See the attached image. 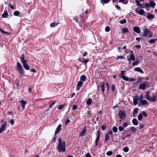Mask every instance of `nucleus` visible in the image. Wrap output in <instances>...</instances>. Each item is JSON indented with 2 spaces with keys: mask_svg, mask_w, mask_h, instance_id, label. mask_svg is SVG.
Wrapping results in <instances>:
<instances>
[{
  "mask_svg": "<svg viewBox=\"0 0 157 157\" xmlns=\"http://www.w3.org/2000/svg\"><path fill=\"white\" fill-rule=\"evenodd\" d=\"M59 143L57 146V149L59 152H65L66 151V143L64 141H63L60 138L58 139Z\"/></svg>",
  "mask_w": 157,
  "mask_h": 157,
  "instance_id": "nucleus-1",
  "label": "nucleus"
},
{
  "mask_svg": "<svg viewBox=\"0 0 157 157\" xmlns=\"http://www.w3.org/2000/svg\"><path fill=\"white\" fill-rule=\"evenodd\" d=\"M150 92L148 91L145 94V98L148 101H152V102H155L156 101V95L155 94H152V95L151 97H150Z\"/></svg>",
  "mask_w": 157,
  "mask_h": 157,
  "instance_id": "nucleus-2",
  "label": "nucleus"
},
{
  "mask_svg": "<svg viewBox=\"0 0 157 157\" xmlns=\"http://www.w3.org/2000/svg\"><path fill=\"white\" fill-rule=\"evenodd\" d=\"M20 59H21V62L22 63L23 66L25 69L27 70H29V67L27 63V60L25 59L24 55H22L20 57Z\"/></svg>",
  "mask_w": 157,
  "mask_h": 157,
  "instance_id": "nucleus-3",
  "label": "nucleus"
},
{
  "mask_svg": "<svg viewBox=\"0 0 157 157\" xmlns=\"http://www.w3.org/2000/svg\"><path fill=\"white\" fill-rule=\"evenodd\" d=\"M142 36L144 37L147 36L149 38H151L152 36L151 33L147 28H145L143 32Z\"/></svg>",
  "mask_w": 157,
  "mask_h": 157,
  "instance_id": "nucleus-4",
  "label": "nucleus"
},
{
  "mask_svg": "<svg viewBox=\"0 0 157 157\" xmlns=\"http://www.w3.org/2000/svg\"><path fill=\"white\" fill-rule=\"evenodd\" d=\"M16 68L19 71L21 75H23L25 74V71L23 68L21 64L18 62H17Z\"/></svg>",
  "mask_w": 157,
  "mask_h": 157,
  "instance_id": "nucleus-5",
  "label": "nucleus"
},
{
  "mask_svg": "<svg viewBox=\"0 0 157 157\" xmlns=\"http://www.w3.org/2000/svg\"><path fill=\"white\" fill-rule=\"evenodd\" d=\"M118 115L120 119L124 120L125 118L126 115L125 113L122 110H120L119 111Z\"/></svg>",
  "mask_w": 157,
  "mask_h": 157,
  "instance_id": "nucleus-6",
  "label": "nucleus"
},
{
  "mask_svg": "<svg viewBox=\"0 0 157 157\" xmlns=\"http://www.w3.org/2000/svg\"><path fill=\"white\" fill-rule=\"evenodd\" d=\"M138 8H137L135 10L136 13L141 15H144V13H145V12L144 11V10L143 9H140L138 10Z\"/></svg>",
  "mask_w": 157,
  "mask_h": 157,
  "instance_id": "nucleus-7",
  "label": "nucleus"
},
{
  "mask_svg": "<svg viewBox=\"0 0 157 157\" xmlns=\"http://www.w3.org/2000/svg\"><path fill=\"white\" fill-rule=\"evenodd\" d=\"M147 84H148V85H149V83L147 82H146L145 83L141 84L139 86V88L140 89L144 90L145 89Z\"/></svg>",
  "mask_w": 157,
  "mask_h": 157,
  "instance_id": "nucleus-8",
  "label": "nucleus"
},
{
  "mask_svg": "<svg viewBox=\"0 0 157 157\" xmlns=\"http://www.w3.org/2000/svg\"><path fill=\"white\" fill-rule=\"evenodd\" d=\"M97 137L95 140V145H96V146H97L98 145V144L99 140L100 139V132L99 131H97Z\"/></svg>",
  "mask_w": 157,
  "mask_h": 157,
  "instance_id": "nucleus-9",
  "label": "nucleus"
},
{
  "mask_svg": "<svg viewBox=\"0 0 157 157\" xmlns=\"http://www.w3.org/2000/svg\"><path fill=\"white\" fill-rule=\"evenodd\" d=\"M6 121H5L4 123L2 125L0 128V133H2L4 131L6 127Z\"/></svg>",
  "mask_w": 157,
  "mask_h": 157,
  "instance_id": "nucleus-10",
  "label": "nucleus"
},
{
  "mask_svg": "<svg viewBox=\"0 0 157 157\" xmlns=\"http://www.w3.org/2000/svg\"><path fill=\"white\" fill-rule=\"evenodd\" d=\"M83 83V82L82 81H79L77 84L76 90H78L82 87Z\"/></svg>",
  "mask_w": 157,
  "mask_h": 157,
  "instance_id": "nucleus-11",
  "label": "nucleus"
},
{
  "mask_svg": "<svg viewBox=\"0 0 157 157\" xmlns=\"http://www.w3.org/2000/svg\"><path fill=\"white\" fill-rule=\"evenodd\" d=\"M139 98V97L137 96H136L133 98V102L134 105H136L137 104Z\"/></svg>",
  "mask_w": 157,
  "mask_h": 157,
  "instance_id": "nucleus-12",
  "label": "nucleus"
},
{
  "mask_svg": "<svg viewBox=\"0 0 157 157\" xmlns=\"http://www.w3.org/2000/svg\"><path fill=\"white\" fill-rule=\"evenodd\" d=\"M133 30L134 31L138 34H139L140 32V30L139 27L135 26L133 27Z\"/></svg>",
  "mask_w": 157,
  "mask_h": 157,
  "instance_id": "nucleus-13",
  "label": "nucleus"
},
{
  "mask_svg": "<svg viewBox=\"0 0 157 157\" xmlns=\"http://www.w3.org/2000/svg\"><path fill=\"white\" fill-rule=\"evenodd\" d=\"M62 126V125L61 124H59V125L57 127L55 132V134H58L59 132L61 130V128Z\"/></svg>",
  "mask_w": 157,
  "mask_h": 157,
  "instance_id": "nucleus-14",
  "label": "nucleus"
},
{
  "mask_svg": "<svg viewBox=\"0 0 157 157\" xmlns=\"http://www.w3.org/2000/svg\"><path fill=\"white\" fill-rule=\"evenodd\" d=\"M14 15L15 16H19L21 17H23V15L20 14V12L18 11H16L14 12L13 13Z\"/></svg>",
  "mask_w": 157,
  "mask_h": 157,
  "instance_id": "nucleus-15",
  "label": "nucleus"
},
{
  "mask_svg": "<svg viewBox=\"0 0 157 157\" xmlns=\"http://www.w3.org/2000/svg\"><path fill=\"white\" fill-rule=\"evenodd\" d=\"M134 70L136 71L140 72L141 73L143 74L144 72L142 69L140 67H137L134 68Z\"/></svg>",
  "mask_w": 157,
  "mask_h": 157,
  "instance_id": "nucleus-16",
  "label": "nucleus"
},
{
  "mask_svg": "<svg viewBox=\"0 0 157 157\" xmlns=\"http://www.w3.org/2000/svg\"><path fill=\"white\" fill-rule=\"evenodd\" d=\"M20 102L21 104L22 107L23 108V109H24L25 108V105L27 104V102L23 100L21 101Z\"/></svg>",
  "mask_w": 157,
  "mask_h": 157,
  "instance_id": "nucleus-17",
  "label": "nucleus"
},
{
  "mask_svg": "<svg viewBox=\"0 0 157 157\" xmlns=\"http://www.w3.org/2000/svg\"><path fill=\"white\" fill-rule=\"evenodd\" d=\"M149 3L150 6L152 8H154L155 5V3L152 0H150Z\"/></svg>",
  "mask_w": 157,
  "mask_h": 157,
  "instance_id": "nucleus-18",
  "label": "nucleus"
},
{
  "mask_svg": "<svg viewBox=\"0 0 157 157\" xmlns=\"http://www.w3.org/2000/svg\"><path fill=\"white\" fill-rule=\"evenodd\" d=\"M86 133V128H84L81 132L80 133V136H83Z\"/></svg>",
  "mask_w": 157,
  "mask_h": 157,
  "instance_id": "nucleus-19",
  "label": "nucleus"
},
{
  "mask_svg": "<svg viewBox=\"0 0 157 157\" xmlns=\"http://www.w3.org/2000/svg\"><path fill=\"white\" fill-rule=\"evenodd\" d=\"M100 85L102 89V92H104L105 88L104 87L105 83L104 82H101L100 83Z\"/></svg>",
  "mask_w": 157,
  "mask_h": 157,
  "instance_id": "nucleus-20",
  "label": "nucleus"
},
{
  "mask_svg": "<svg viewBox=\"0 0 157 157\" xmlns=\"http://www.w3.org/2000/svg\"><path fill=\"white\" fill-rule=\"evenodd\" d=\"M132 124L135 125H137L138 124V122L137 119L136 118H134L132 120Z\"/></svg>",
  "mask_w": 157,
  "mask_h": 157,
  "instance_id": "nucleus-21",
  "label": "nucleus"
},
{
  "mask_svg": "<svg viewBox=\"0 0 157 157\" xmlns=\"http://www.w3.org/2000/svg\"><path fill=\"white\" fill-rule=\"evenodd\" d=\"M140 102L141 103L142 105H145L147 103V101L145 100H144L140 101Z\"/></svg>",
  "mask_w": 157,
  "mask_h": 157,
  "instance_id": "nucleus-22",
  "label": "nucleus"
},
{
  "mask_svg": "<svg viewBox=\"0 0 157 157\" xmlns=\"http://www.w3.org/2000/svg\"><path fill=\"white\" fill-rule=\"evenodd\" d=\"M86 79V77L85 75H82L80 78V80L83 82L85 81Z\"/></svg>",
  "mask_w": 157,
  "mask_h": 157,
  "instance_id": "nucleus-23",
  "label": "nucleus"
},
{
  "mask_svg": "<svg viewBox=\"0 0 157 157\" xmlns=\"http://www.w3.org/2000/svg\"><path fill=\"white\" fill-rule=\"evenodd\" d=\"M122 33L124 34L125 33H128V28H124L122 29Z\"/></svg>",
  "mask_w": 157,
  "mask_h": 157,
  "instance_id": "nucleus-24",
  "label": "nucleus"
},
{
  "mask_svg": "<svg viewBox=\"0 0 157 157\" xmlns=\"http://www.w3.org/2000/svg\"><path fill=\"white\" fill-rule=\"evenodd\" d=\"M154 17L155 16L152 14H150L146 16V17L148 19H153Z\"/></svg>",
  "mask_w": 157,
  "mask_h": 157,
  "instance_id": "nucleus-25",
  "label": "nucleus"
},
{
  "mask_svg": "<svg viewBox=\"0 0 157 157\" xmlns=\"http://www.w3.org/2000/svg\"><path fill=\"white\" fill-rule=\"evenodd\" d=\"M119 2H120L122 3L126 4L128 3V0H119Z\"/></svg>",
  "mask_w": 157,
  "mask_h": 157,
  "instance_id": "nucleus-26",
  "label": "nucleus"
},
{
  "mask_svg": "<svg viewBox=\"0 0 157 157\" xmlns=\"http://www.w3.org/2000/svg\"><path fill=\"white\" fill-rule=\"evenodd\" d=\"M138 62L139 60H136L134 62H133L132 63V66L133 67H134L135 66L137 65L138 64Z\"/></svg>",
  "mask_w": 157,
  "mask_h": 157,
  "instance_id": "nucleus-27",
  "label": "nucleus"
},
{
  "mask_svg": "<svg viewBox=\"0 0 157 157\" xmlns=\"http://www.w3.org/2000/svg\"><path fill=\"white\" fill-rule=\"evenodd\" d=\"M129 58L132 61H134L135 60V56L133 54H131Z\"/></svg>",
  "mask_w": 157,
  "mask_h": 157,
  "instance_id": "nucleus-28",
  "label": "nucleus"
},
{
  "mask_svg": "<svg viewBox=\"0 0 157 157\" xmlns=\"http://www.w3.org/2000/svg\"><path fill=\"white\" fill-rule=\"evenodd\" d=\"M8 15L7 12L4 11V13L2 15V17L3 18L6 17Z\"/></svg>",
  "mask_w": 157,
  "mask_h": 157,
  "instance_id": "nucleus-29",
  "label": "nucleus"
},
{
  "mask_svg": "<svg viewBox=\"0 0 157 157\" xmlns=\"http://www.w3.org/2000/svg\"><path fill=\"white\" fill-rule=\"evenodd\" d=\"M121 77L122 79L125 81H128L129 80L128 78L125 76L124 75L122 76H121Z\"/></svg>",
  "mask_w": 157,
  "mask_h": 157,
  "instance_id": "nucleus-30",
  "label": "nucleus"
},
{
  "mask_svg": "<svg viewBox=\"0 0 157 157\" xmlns=\"http://www.w3.org/2000/svg\"><path fill=\"white\" fill-rule=\"evenodd\" d=\"M109 133H107L106 134L105 137V142L107 141L109 139Z\"/></svg>",
  "mask_w": 157,
  "mask_h": 157,
  "instance_id": "nucleus-31",
  "label": "nucleus"
},
{
  "mask_svg": "<svg viewBox=\"0 0 157 157\" xmlns=\"http://www.w3.org/2000/svg\"><path fill=\"white\" fill-rule=\"evenodd\" d=\"M157 40V39H151L149 41V42L150 43H155Z\"/></svg>",
  "mask_w": 157,
  "mask_h": 157,
  "instance_id": "nucleus-32",
  "label": "nucleus"
},
{
  "mask_svg": "<svg viewBox=\"0 0 157 157\" xmlns=\"http://www.w3.org/2000/svg\"><path fill=\"white\" fill-rule=\"evenodd\" d=\"M143 118L142 115L141 113L139 114L138 116V119L140 121Z\"/></svg>",
  "mask_w": 157,
  "mask_h": 157,
  "instance_id": "nucleus-33",
  "label": "nucleus"
},
{
  "mask_svg": "<svg viewBox=\"0 0 157 157\" xmlns=\"http://www.w3.org/2000/svg\"><path fill=\"white\" fill-rule=\"evenodd\" d=\"M130 130H131L132 133L135 132L136 131V128L133 127H131Z\"/></svg>",
  "mask_w": 157,
  "mask_h": 157,
  "instance_id": "nucleus-34",
  "label": "nucleus"
},
{
  "mask_svg": "<svg viewBox=\"0 0 157 157\" xmlns=\"http://www.w3.org/2000/svg\"><path fill=\"white\" fill-rule=\"evenodd\" d=\"M92 103V100L91 99H89L87 101L86 104L88 105H90Z\"/></svg>",
  "mask_w": 157,
  "mask_h": 157,
  "instance_id": "nucleus-35",
  "label": "nucleus"
},
{
  "mask_svg": "<svg viewBox=\"0 0 157 157\" xmlns=\"http://www.w3.org/2000/svg\"><path fill=\"white\" fill-rule=\"evenodd\" d=\"M112 130L115 133L117 132V128L115 126H114L113 127Z\"/></svg>",
  "mask_w": 157,
  "mask_h": 157,
  "instance_id": "nucleus-36",
  "label": "nucleus"
},
{
  "mask_svg": "<svg viewBox=\"0 0 157 157\" xmlns=\"http://www.w3.org/2000/svg\"><path fill=\"white\" fill-rule=\"evenodd\" d=\"M0 31H1L2 33L4 34H7L9 35H10V34L8 32L4 31L1 28H0Z\"/></svg>",
  "mask_w": 157,
  "mask_h": 157,
  "instance_id": "nucleus-37",
  "label": "nucleus"
},
{
  "mask_svg": "<svg viewBox=\"0 0 157 157\" xmlns=\"http://www.w3.org/2000/svg\"><path fill=\"white\" fill-rule=\"evenodd\" d=\"M58 25V24L55 23H52L50 24V25L51 27H54Z\"/></svg>",
  "mask_w": 157,
  "mask_h": 157,
  "instance_id": "nucleus-38",
  "label": "nucleus"
},
{
  "mask_svg": "<svg viewBox=\"0 0 157 157\" xmlns=\"http://www.w3.org/2000/svg\"><path fill=\"white\" fill-rule=\"evenodd\" d=\"M64 105H59L58 107V109L59 110H61L63 109V107H64Z\"/></svg>",
  "mask_w": 157,
  "mask_h": 157,
  "instance_id": "nucleus-39",
  "label": "nucleus"
},
{
  "mask_svg": "<svg viewBox=\"0 0 157 157\" xmlns=\"http://www.w3.org/2000/svg\"><path fill=\"white\" fill-rule=\"evenodd\" d=\"M126 22V20L125 19H124L123 20L121 21L120 22V23L121 24H123L124 23H125Z\"/></svg>",
  "mask_w": 157,
  "mask_h": 157,
  "instance_id": "nucleus-40",
  "label": "nucleus"
},
{
  "mask_svg": "<svg viewBox=\"0 0 157 157\" xmlns=\"http://www.w3.org/2000/svg\"><path fill=\"white\" fill-rule=\"evenodd\" d=\"M124 56H117V58H116V59L117 60H118L119 59H124Z\"/></svg>",
  "mask_w": 157,
  "mask_h": 157,
  "instance_id": "nucleus-41",
  "label": "nucleus"
},
{
  "mask_svg": "<svg viewBox=\"0 0 157 157\" xmlns=\"http://www.w3.org/2000/svg\"><path fill=\"white\" fill-rule=\"evenodd\" d=\"M113 152L112 151H108L106 153V155L108 156H110L112 155Z\"/></svg>",
  "mask_w": 157,
  "mask_h": 157,
  "instance_id": "nucleus-42",
  "label": "nucleus"
},
{
  "mask_svg": "<svg viewBox=\"0 0 157 157\" xmlns=\"http://www.w3.org/2000/svg\"><path fill=\"white\" fill-rule=\"evenodd\" d=\"M116 86L115 85L113 84L112 86V90L113 91L115 89Z\"/></svg>",
  "mask_w": 157,
  "mask_h": 157,
  "instance_id": "nucleus-43",
  "label": "nucleus"
},
{
  "mask_svg": "<svg viewBox=\"0 0 157 157\" xmlns=\"http://www.w3.org/2000/svg\"><path fill=\"white\" fill-rule=\"evenodd\" d=\"M136 4H137V5L139 6H140L141 8H144V6H142V5L141 4H140L139 2L138 1V2H137L136 3Z\"/></svg>",
  "mask_w": 157,
  "mask_h": 157,
  "instance_id": "nucleus-44",
  "label": "nucleus"
},
{
  "mask_svg": "<svg viewBox=\"0 0 157 157\" xmlns=\"http://www.w3.org/2000/svg\"><path fill=\"white\" fill-rule=\"evenodd\" d=\"M105 31L107 32H108L110 31V28L109 26H107L105 28Z\"/></svg>",
  "mask_w": 157,
  "mask_h": 157,
  "instance_id": "nucleus-45",
  "label": "nucleus"
},
{
  "mask_svg": "<svg viewBox=\"0 0 157 157\" xmlns=\"http://www.w3.org/2000/svg\"><path fill=\"white\" fill-rule=\"evenodd\" d=\"M119 130L120 131L122 132L123 131L124 128L122 126H120L119 127Z\"/></svg>",
  "mask_w": 157,
  "mask_h": 157,
  "instance_id": "nucleus-46",
  "label": "nucleus"
},
{
  "mask_svg": "<svg viewBox=\"0 0 157 157\" xmlns=\"http://www.w3.org/2000/svg\"><path fill=\"white\" fill-rule=\"evenodd\" d=\"M123 151L126 152H127L128 151V148L127 147H125L124 148Z\"/></svg>",
  "mask_w": 157,
  "mask_h": 157,
  "instance_id": "nucleus-47",
  "label": "nucleus"
},
{
  "mask_svg": "<svg viewBox=\"0 0 157 157\" xmlns=\"http://www.w3.org/2000/svg\"><path fill=\"white\" fill-rule=\"evenodd\" d=\"M110 0H101V2L102 1L105 3H109Z\"/></svg>",
  "mask_w": 157,
  "mask_h": 157,
  "instance_id": "nucleus-48",
  "label": "nucleus"
},
{
  "mask_svg": "<svg viewBox=\"0 0 157 157\" xmlns=\"http://www.w3.org/2000/svg\"><path fill=\"white\" fill-rule=\"evenodd\" d=\"M77 108V106L75 105H74L72 106V110H74L76 109Z\"/></svg>",
  "mask_w": 157,
  "mask_h": 157,
  "instance_id": "nucleus-49",
  "label": "nucleus"
},
{
  "mask_svg": "<svg viewBox=\"0 0 157 157\" xmlns=\"http://www.w3.org/2000/svg\"><path fill=\"white\" fill-rule=\"evenodd\" d=\"M142 115H143L144 116L146 117L147 116V113L144 111H143L141 113Z\"/></svg>",
  "mask_w": 157,
  "mask_h": 157,
  "instance_id": "nucleus-50",
  "label": "nucleus"
},
{
  "mask_svg": "<svg viewBox=\"0 0 157 157\" xmlns=\"http://www.w3.org/2000/svg\"><path fill=\"white\" fill-rule=\"evenodd\" d=\"M55 102H56L55 101H53L52 102V104L50 105L49 107L52 108V106L55 104Z\"/></svg>",
  "mask_w": 157,
  "mask_h": 157,
  "instance_id": "nucleus-51",
  "label": "nucleus"
},
{
  "mask_svg": "<svg viewBox=\"0 0 157 157\" xmlns=\"http://www.w3.org/2000/svg\"><path fill=\"white\" fill-rule=\"evenodd\" d=\"M138 108H136L134 109V112L135 113H138Z\"/></svg>",
  "mask_w": 157,
  "mask_h": 157,
  "instance_id": "nucleus-52",
  "label": "nucleus"
},
{
  "mask_svg": "<svg viewBox=\"0 0 157 157\" xmlns=\"http://www.w3.org/2000/svg\"><path fill=\"white\" fill-rule=\"evenodd\" d=\"M80 62H82L84 63H85V64H86L87 63H88V62H89V60L88 59H87V60H85L83 61H80V60H79Z\"/></svg>",
  "mask_w": 157,
  "mask_h": 157,
  "instance_id": "nucleus-53",
  "label": "nucleus"
},
{
  "mask_svg": "<svg viewBox=\"0 0 157 157\" xmlns=\"http://www.w3.org/2000/svg\"><path fill=\"white\" fill-rule=\"evenodd\" d=\"M101 129L102 130H104L106 128V126L105 125H103L101 126Z\"/></svg>",
  "mask_w": 157,
  "mask_h": 157,
  "instance_id": "nucleus-54",
  "label": "nucleus"
},
{
  "mask_svg": "<svg viewBox=\"0 0 157 157\" xmlns=\"http://www.w3.org/2000/svg\"><path fill=\"white\" fill-rule=\"evenodd\" d=\"M128 124L127 123H124L123 124V126L125 128L127 126Z\"/></svg>",
  "mask_w": 157,
  "mask_h": 157,
  "instance_id": "nucleus-55",
  "label": "nucleus"
},
{
  "mask_svg": "<svg viewBox=\"0 0 157 157\" xmlns=\"http://www.w3.org/2000/svg\"><path fill=\"white\" fill-rule=\"evenodd\" d=\"M10 124L12 125H13L14 124V120L13 119H11V120L10 121Z\"/></svg>",
  "mask_w": 157,
  "mask_h": 157,
  "instance_id": "nucleus-56",
  "label": "nucleus"
},
{
  "mask_svg": "<svg viewBox=\"0 0 157 157\" xmlns=\"http://www.w3.org/2000/svg\"><path fill=\"white\" fill-rule=\"evenodd\" d=\"M125 71H121V76H124V74L125 72Z\"/></svg>",
  "mask_w": 157,
  "mask_h": 157,
  "instance_id": "nucleus-57",
  "label": "nucleus"
},
{
  "mask_svg": "<svg viewBox=\"0 0 157 157\" xmlns=\"http://www.w3.org/2000/svg\"><path fill=\"white\" fill-rule=\"evenodd\" d=\"M85 157H91L90 154L89 153H87Z\"/></svg>",
  "mask_w": 157,
  "mask_h": 157,
  "instance_id": "nucleus-58",
  "label": "nucleus"
},
{
  "mask_svg": "<svg viewBox=\"0 0 157 157\" xmlns=\"http://www.w3.org/2000/svg\"><path fill=\"white\" fill-rule=\"evenodd\" d=\"M140 101H141L143 99V95L141 94L140 95Z\"/></svg>",
  "mask_w": 157,
  "mask_h": 157,
  "instance_id": "nucleus-59",
  "label": "nucleus"
},
{
  "mask_svg": "<svg viewBox=\"0 0 157 157\" xmlns=\"http://www.w3.org/2000/svg\"><path fill=\"white\" fill-rule=\"evenodd\" d=\"M70 122V121L69 118L67 119L65 122V124L67 125L68 123Z\"/></svg>",
  "mask_w": 157,
  "mask_h": 157,
  "instance_id": "nucleus-60",
  "label": "nucleus"
},
{
  "mask_svg": "<svg viewBox=\"0 0 157 157\" xmlns=\"http://www.w3.org/2000/svg\"><path fill=\"white\" fill-rule=\"evenodd\" d=\"M116 8L118 10H120L121 9L120 7L118 5L116 6Z\"/></svg>",
  "mask_w": 157,
  "mask_h": 157,
  "instance_id": "nucleus-61",
  "label": "nucleus"
},
{
  "mask_svg": "<svg viewBox=\"0 0 157 157\" xmlns=\"http://www.w3.org/2000/svg\"><path fill=\"white\" fill-rule=\"evenodd\" d=\"M108 133H109V134L110 135H112L113 132L112 130H110L109 131Z\"/></svg>",
  "mask_w": 157,
  "mask_h": 157,
  "instance_id": "nucleus-62",
  "label": "nucleus"
},
{
  "mask_svg": "<svg viewBox=\"0 0 157 157\" xmlns=\"http://www.w3.org/2000/svg\"><path fill=\"white\" fill-rule=\"evenodd\" d=\"M30 71L31 72H33L34 73H36V70L34 69H32Z\"/></svg>",
  "mask_w": 157,
  "mask_h": 157,
  "instance_id": "nucleus-63",
  "label": "nucleus"
},
{
  "mask_svg": "<svg viewBox=\"0 0 157 157\" xmlns=\"http://www.w3.org/2000/svg\"><path fill=\"white\" fill-rule=\"evenodd\" d=\"M145 5L146 7H149L150 6V5L148 3H145Z\"/></svg>",
  "mask_w": 157,
  "mask_h": 157,
  "instance_id": "nucleus-64",
  "label": "nucleus"
}]
</instances>
